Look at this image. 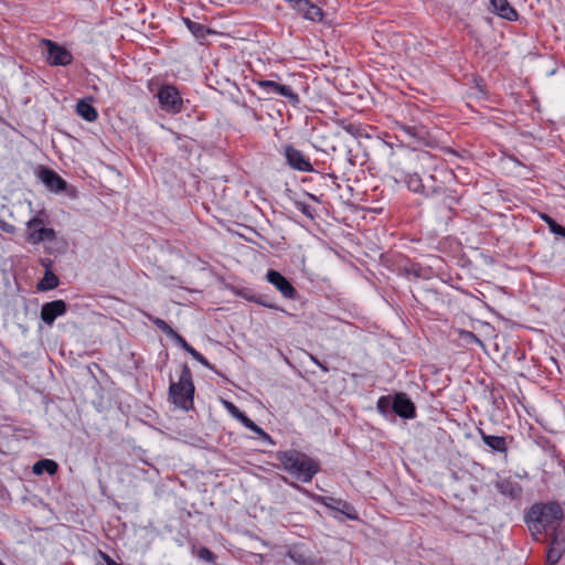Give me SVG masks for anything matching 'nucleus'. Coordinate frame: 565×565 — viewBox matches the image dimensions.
<instances>
[{
    "mask_svg": "<svg viewBox=\"0 0 565 565\" xmlns=\"http://www.w3.org/2000/svg\"><path fill=\"white\" fill-rule=\"evenodd\" d=\"M276 459L285 471L302 482H310L319 471V463L316 460L295 449L278 451Z\"/></svg>",
    "mask_w": 565,
    "mask_h": 565,
    "instance_id": "nucleus-1",
    "label": "nucleus"
},
{
    "mask_svg": "<svg viewBox=\"0 0 565 565\" xmlns=\"http://www.w3.org/2000/svg\"><path fill=\"white\" fill-rule=\"evenodd\" d=\"M529 516L536 531L555 529L563 519V510L555 502L536 504L531 508Z\"/></svg>",
    "mask_w": 565,
    "mask_h": 565,
    "instance_id": "nucleus-2",
    "label": "nucleus"
},
{
    "mask_svg": "<svg viewBox=\"0 0 565 565\" xmlns=\"http://www.w3.org/2000/svg\"><path fill=\"white\" fill-rule=\"evenodd\" d=\"M193 394L192 373L189 366L184 364L179 381L170 383L169 396L175 406L188 409L193 403Z\"/></svg>",
    "mask_w": 565,
    "mask_h": 565,
    "instance_id": "nucleus-3",
    "label": "nucleus"
},
{
    "mask_svg": "<svg viewBox=\"0 0 565 565\" xmlns=\"http://www.w3.org/2000/svg\"><path fill=\"white\" fill-rule=\"evenodd\" d=\"M158 99L161 108L170 114H178L183 108V99L177 87L163 85L158 92Z\"/></svg>",
    "mask_w": 565,
    "mask_h": 565,
    "instance_id": "nucleus-4",
    "label": "nucleus"
},
{
    "mask_svg": "<svg viewBox=\"0 0 565 565\" xmlns=\"http://www.w3.org/2000/svg\"><path fill=\"white\" fill-rule=\"evenodd\" d=\"M257 86L266 95H279L288 99V102L296 106L300 103L298 94H296L290 86L276 83L274 81L263 79L256 82Z\"/></svg>",
    "mask_w": 565,
    "mask_h": 565,
    "instance_id": "nucleus-5",
    "label": "nucleus"
},
{
    "mask_svg": "<svg viewBox=\"0 0 565 565\" xmlns=\"http://www.w3.org/2000/svg\"><path fill=\"white\" fill-rule=\"evenodd\" d=\"M43 224V220L40 218V217H32L30 221H28L26 223V227L29 230V233H28V242L33 244V245H38L42 242H52L56 238V233L53 228H49V227H40L38 228L39 225H42Z\"/></svg>",
    "mask_w": 565,
    "mask_h": 565,
    "instance_id": "nucleus-6",
    "label": "nucleus"
},
{
    "mask_svg": "<svg viewBox=\"0 0 565 565\" xmlns=\"http://www.w3.org/2000/svg\"><path fill=\"white\" fill-rule=\"evenodd\" d=\"M286 556L295 565H320V559L311 552L305 543H297L288 546Z\"/></svg>",
    "mask_w": 565,
    "mask_h": 565,
    "instance_id": "nucleus-7",
    "label": "nucleus"
},
{
    "mask_svg": "<svg viewBox=\"0 0 565 565\" xmlns=\"http://www.w3.org/2000/svg\"><path fill=\"white\" fill-rule=\"evenodd\" d=\"M282 153L287 163L295 170L301 172H311L313 170L312 164L308 157L291 145L282 147Z\"/></svg>",
    "mask_w": 565,
    "mask_h": 565,
    "instance_id": "nucleus-8",
    "label": "nucleus"
},
{
    "mask_svg": "<svg viewBox=\"0 0 565 565\" xmlns=\"http://www.w3.org/2000/svg\"><path fill=\"white\" fill-rule=\"evenodd\" d=\"M43 44L46 46V61L51 65L66 66L72 63L73 55L65 47L58 45L51 40H44Z\"/></svg>",
    "mask_w": 565,
    "mask_h": 565,
    "instance_id": "nucleus-9",
    "label": "nucleus"
},
{
    "mask_svg": "<svg viewBox=\"0 0 565 565\" xmlns=\"http://www.w3.org/2000/svg\"><path fill=\"white\" fill-rule=\"evenodd\" d=\"M398 138L406 141L411 147H416L425 142L427 130L424 126L398 125Z\"/></svg>",
    "mask_w": 565,
    "mask_h": 565,
    "instance_id": "nucleus-10",
    "label": "nucleus"
},
{
    "mask_svg": "<svg viewBox=\"0 0 565 565\" xmlns=\"http://www.w3.org/2000/svg\"><path fill=\"white\" fill-rule=\"evenodd\" d=\"M267 280L275 286V288L280 291V294L288 299H295L297 296V290L290 284V281L284 277L280 273L270 269L266 274Z\"/></svg>",
    "mask_w": 565,
    "mask_h": 565,
    "instance_id": "nucleus-11",
    "label": "nucleus"
},
{
    "mask_svg": "<svg viewBox=\"0 0 565 565\" xmlns=\"http://www.w3.org/2000/svg\"><path fill=\"white\" fill-rule=\"evenodd\" d=\"M393 412L399 417L411 419L416 416L414 403L405 393H396L393 396Z\"/></svg>",
    "mask_w": 565,
    "mask_h": 565,
    "instance_id": "nucleus-12",
    "label": "nucleus"
},
{
    "mask_svg": "<svg viewBox=\"0 0 565 565\" xmlns=\"http://www.w3.org/2000/svg\"><path fill=\"white\" fill-rule=\"evenodd\" d=\"M292 8L307 20L320 22L323 19L321 8L308 0H292Z\"/></svg>",
    "mask_w": 565,
    "mask_h": 565,
    "instance_id": "nucleus-13",
    "label": "nucleus"
},
{
    "mask_svg": "<svg viewBox=\"0 0 565 565\" xmlns=\"http://www.w3.org/2000/svg\"><path fill=\"white\" fill-rule=\"evenodd\" d=\"M66 312V303L63 300L45 302L41 308V319L49 326Z\"/></svg>",
    "mask_w": 565,
    "mask_h": 565,
    "instance_id": "nucleus-14",
    "label": "nucleus"
},
{
    "mask_svg": "<svg viewBox=\"0 0 565 565\" xmlns=\"http://www.w3.org/2000/svg\"><path fill=\"white\" fill-rule=\"evenodd\" d=\"M40 179L45 186L53 192H62L66 189V181L62 179L55 171L43 168L40 171Z\"/></svg>",
    "mask_w": 565,
    "mask_h": 565,
    "instance_id": "nucleus-15",
    "label": "nucleus"
},
{
    "mask_svg": "<svg viewBox=\"0 0 565 565\" xmlns=\"http://www.w3.org/2000/svg\"><path fill=\"white\" fill-rule=\"evenodd\" d=\"M322 503L328 508L341 512L351 520H355L358 518L354 508L344 500L327 497L322 498Z\"/></svg>",
    "mask_w": 565,
    "mask_h": 565,
    "instance_id": "nucleus-16",
    "label": "nucleus"
},
{
    "mask_svg": "<svg viewBox=\"0 0 565 565\" xmlns=\"http://www.w3.org/2000/svg\"><path fill=\"white\" fill-rule=\"evenodd\" d=\"M490 4L493 12H495L500 18L509 21L518 20V12L508 0H490Z\"/></svg>",
    "mask_w": 565,
    "mask_h": 565,
    "instance_id": "nucleus-17",
    "label": "nucleus"
},
{
    "mask_svg": "<svg viewBox=\"0 0 565 565\" xmlns=\"http://www.w3.org/2000/svg\"><path fill=\"white\" fill-rule=\"evenodd\" d=\"M482 441L493 451L505 454L508 451V444L504 437L488 435L480 430Z\"/></svg>",
    "mask_w": 565,
    "mask_h": 565,
    "instance_id": "nucleus-18",
    "label": "nucleus"
},
{
    "mask_svg": "<svg viewBox=\"0 0 565 565\" xmlns=\"http://www.w3.org/2000/svg\"><path fill=\"white\" fill-rule=\"evenodd\" d=\"M497 489L499 490L500 493L511 498L519 497L522 491L521 487L516 482H513L508 479L499 480L497 482Z\"/></svg>",
    "mask_w": 565,
    "mask_h": 565,
    "instance_id": "nucleus-19",
    "label": "nucleus"
},
{
    "mask_svg": "<svg viewBox=\"0 0 565 565\" xmlns=\"http://www.w3.org/2000/svg\"><path fill=\"white\" fill-rule=\"evenodd\" d=\"M76 111L78 116L84 118L85 120L92 122L95 121L98 117V113L90 104L85 100H79L76 105Z\"/></svg>",
    "mask_w": 565,
    "mask_h": 565,
    "instance_id": "nucleus-20",
    "label": "nucleus"
},
{
    "mask_svg": "<svg viewBox=\"0 0 565 565\" xmlns=\"http://www.w3.org/2000/svg\"><path fill=\"white\" fill-rule=\"evenodd\" d=\"M58 469L57 463L51 459H42L36 461L33 465V473L42 475L43 472H47L49 475H55Z\"/></svg>",
    "mask_w": 565,
    "mask_h": 565,
    "instance_id": "nucleus-21",
    "label": "nucleus"
},
{
    "mask_svg": "<svg viewBox=\"0 0 565 565\" xmlns=\"http://www.w3.org/2000/svg\"><path fill=\"white\" fill-rule=\"evenodd\" d=\"M182 21L189 31L198 39H203L209 32L203 24L194 22L189 18H183Z\"/></svg>",
    "mask_w": 565,
    "mask_h": 565,
    "instance_id": "nucleus-22",
    "label": "nucleus"
},
{
    "mask_svg": "<svg viewBox=\"0 0 565 565\" xmlns=\"http://www.w3.org/2000/svg\"><path fill=\"white\" fill-rule=\"evenodd\" d=\"M58 282L57 276L53 271L46 270L44 278L39 282L38 288L41 290H51L57 287Z\"/></svg>",
    "mask_w": 565,
    "mask_h": 565,
    "instance_id": "nucleus-23",
    "label": "nucleus"
},
{
    "mask_svg": "<svg viewBox=\"0 0 565 565\" xmlns=\"http://www.w3.org/2000/svg\"><path fill=\"white\" fill-rule=\"evenodd\" d=\"M243 425L254 431L258 437L269 444H273L271 437L264 431L263 428H260L258 425H256L250 418H244Z\"/></svg>",
    "mask_w": 565,
    "mask_h": 565,
    "instance_id": "nucleus-24",
    "label": "nucleus"
},
{
    "mask_svg": "<svg viewBox=\"0 0 565 565\" xmlns=\"http://www.w3.org/2000/svg\"><path fill=\"white\" fill-rule=\"evenodd\" d=\"M376 408L383 415L390 414V412L393 411V397L390 395L381 396L377 399Z\"/></svg>",
    "mask_w": 565,
    "mask_h": 565,
    "instance_id": "nucleus-25",
    "label": "nucleus"
},
{
    "mask_svg": "<svg viewBox=\"0 0 565 565\" xmlns=\"http://www.w3.org/2000/svg\"><path fill=\"white\" fill-rule=\"evenodd\" d=\"M542 220L548 225V228L552 233L565 237V227L557 224L551 216L547 214H542Z\"/></svg>",
    "mask_w": 565,
    "mask_h": 565,
    "instance_id": "nucleus-26",
    "label": "nucleus"
},
{
    "mask_svg": "<svg viewBox=\"0 0 565 565\" xmlns=\"http://www.w3.org/2000/svg\"><path fill=\"white\" fill-rule=\"evenodd\" d=\"M149 320L169 338L174 334V330L163 319L149 316Z\"/></svg>",
    "mask_w": 565,
    "mask_h": 565,
    "instance_id": "nucleus-27",
    "label": "nucleus"
},
{
    "mask_svg": "<svg viewBox=\"0 0 565 565\" xmlns=\"http://www.w3.org/2000/svg\"><path fill=\"white\" fill-rule=\"evenodd\" d=\"M406 183L408 189L415 193L422 192L424 189L422 179L419 178L418 174L408 175Z\"/></svg>",
    "mask_w": 565,
    "mask_h": 565,
    "instance_id": "nucleus-28",
    "label": "nucleus"
},
{
    "mask_svg": "<svg viewBox=\"0 0 565 565\" xmlns=\"http://www.w3.org/2000/svg\"><path fill=\"white\" fill-rule=\"evenodd\" d=\"M562 557V551L554 546V544L548 548L546 556L547 565H555Z\"/></svg>",
    "mask_w": 565,
    "mask_h": 565,
    "instance_id": "nucleus-29",
    "label": "nucleus"
},
{
    "mask_svg": "<svg viewBox=\"0 0 565 565\" xmlns=\"http://www.w3.org/2000/svg\"><path fill=\"white\" fill-rule=\"evenodd\" d=\"M224 405L226 409L230 412V414L241 422L243 425L244 418H248L243 412H241L233 403L225 401Z\"/></svg>",
    "mask_w": 565,
    "mask_h": 565,
    "instance_id": "nucleus-30",
    "label": "nucleus"
},
{
    "mask_svg": "<svg viewBox=\"0 0 565 565\" xmlns=\"http://www.w3.org/2000/svg\"><path fill=\"white\" fill-rule=\"evenodd\" d=\"M343 129L353 137H361L363 135V128L360 125L345 124L342 126Z\"/></svg>",
    "mask_w": 565,
    "mask_h": 565,
    "instance_id": "nucleus-31",
    "label": "nucleus"
},
{
    "mask_svg": "<svg viewBox=\"0 0 565 565\" xmlns=\"http://www.w3.org/2000/svg\"><path fill=\"white\" fill-rule=\"evenodd\" d=\"M97 564L98 565H122V564L116 563L109 555H107L106 553H104L102 551H98Z\"/></svg>",
    "mask_w": 565,
    "mask_h": 565,
    "instance_id": "nucleus-32",
    "label": "nucleus"
},
{
    "mask_svg": "<svg viewBox=\"0 0 565 565\" xmlns=\"http://www.w3.org/2000/svg\"><path fill=\"white\" fill-rule=\"evenodd\" d=\"M198 555L201 559L209 563L215 562V555L207 547H201L198 552Z\"/></svg>",
    "mask_w": 565,
    "mask_h": 565,
    "instance_id": "nucleus-33",
    "label": "nucleus"
},
{
    "mask_svg": "<svg viewBox=\"0 0 565 565\" xmlns=\"http://www.w3.org/2000/svg\"><path fill=\"white\" fill-rule=\"evenodd\" d=\"M173 339L183 350H188L191 345L186 342V340L179 334L177 331H174V334L170 337Z\"/></svg>",
    "mask_w": 565,
    "mask_h": 565,
    "instance_id": "nucleus-34",
    "label": "nucleus"
},
{
    "mask_svg": "<svg viewBox=\"0 0 565 565\" xmlns=\"http://www.w3.org/2000/svg\"><path fill=\"white\" fill-rule=\"evenodd\" d=\"M461 337L463 340H466L468 342H475V343L481 344V341L477 338V335L470 331H463L461 333Z\"/></svg>",
    "mask_w": 565,
    "mask_h": 565,
    "instance_id": "nucleus-35",
    "label": "nucleus"
},
{
    "mask_svg": "<svg viewBox=\"0 0 565 565\" xmlns=\"http://www.w3.org/2000/svg\"><path fill=\"white\" fill-rule=\"evenodd\" d=\"M0 228L1 231L8 234H13L15 232V226L7 222H1Z\"/></svg>",
    "mask_w": 565,
    "mask_h": 565,
    "instance_id": "nucleus-36",
    "label": "nucleus"
},
{
    "mask_svg": "<svg viewBox=\"0 0 565 565\" xmlns=\"http://www.w3.org/2000/svg\"><path fill=\"white\" fill-rule=\"evenodd\" d=\"M310 360H311L316 365H318V366H319L323 372H326V373H327V372L329 371V369H328L324 364H322V363H321V362H320L316 356L310 355Z\"/></svg>",
    "mask_w": 565,
    "mask_h": 565,
    "instance_id": "nucleus-37",
    "label": "nucleus"
},
{
    "mask_svg": "<svg viewBox=\"0 0 565 565\" xmlns=\"http://www.w3.org/2000/svg\"><path fill=\"white\" fill-rule=\"evenodd\" d=\"M300 210H301V212H302L305 215H307V216H309V217H312V213H311L310 206H308L307 204L301 203V204H300Z\"/></svg>",
    "mask_w": 565,
    "mask_h": 565,
    "instance_id": "nucleus-38",
    "label": "nucleus"
},
{
    "mask_svg": "<svg viewBox=\"0 0 565 565\" xmlns=\"http://www.w3.org/2000/svg\"><path fill=\"white\" fill-rule=\"evenodd\" d=\"M199 363H201L203 366L207 367V369H212L210 362L203 356V360L199 361Z\"/></svg>",
    "mask_w": 565,
    "mask_h": 565,
    "instance_id": "nucleus-39",
    "label": "nucleus"
},
{
    "mask_svg": "<svg viewBox=\"0 0 565 565\" xmlns=\"http://www.w3.org/2000/svg\"><path fill=\"white\" fill-rule=\"evenodd\" d=\"M186 352H188L189 354H191L193 358H195V356H196V353H198L199 351H196L193 347H190V348L186 350Z\"/></svg>",
    "mask_w": 565,
    "mask_h": 565,
    "instance_id": "nucleus-40",
    "label": "nucleus"
},
{
    "mask_svg": "<svg viewBox=\"0 0 565 565\" xmlns=\"http://www.w3.org/2000/svg\"><path fill=\"white\" fill-rule=\"evenodd\" d=\"M194 359L199 362V361L203 360V355L200 352H198L196 356Z\"/></svg>",
    "mask_w": 565,
    "mask_h": 565,
    "instance_id": "nucleus-41",
    "label": "nucleus"
},
{
    "mask_svg": "<svg viewBox=\"0 0 565 565\" xmlns=\"http://www.w3.org/2000/svg\"><path fill=\"white\" fill-rule=\"evenodd\" d=\"M292 487H295L296 489H300V487L294 482L290 483Z\"/></svg>",
    "mask_w": 565,
    "mask_h": 565,
    "instance_id": "nucleus-42",
    "label": "nucleus"
},
{
    "mask_svg": "<svg viewBox=\"0 0 565 565\" xmlns=\"http://www.w3.org/2000/svg\"><path fill=\"white\" fill-rule=\"evenodd\" d=\"M0 565H6V564L0 559Z\"/></svg>",
    "mask_w": 565,
    "mask_h": 565,
    "instance_id": "nucleus-43",
    "label": "nucleus"
}]
</instances>
